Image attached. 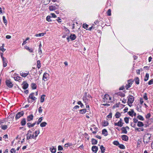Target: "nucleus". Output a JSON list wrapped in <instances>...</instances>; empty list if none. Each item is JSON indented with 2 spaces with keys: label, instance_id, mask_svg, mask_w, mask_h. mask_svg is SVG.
Masks as SVG:
<instances>
[{
  "label": "nucleus",
  "instance_id": "obj_1",
  "mask_svg": "<svg viewBox=\"0 0 153 153\" xmlns=\"http://www.w3.org/2000/svg\"><path fill=\"white\" fill-rule=\"evenodd\" d=\"M91 96L88 94L85 93L83 97V100L85 105L88 104L90 101V98Z\"/></svg>",
  "mask_w": 153,
  "mask_h": 153
},
{
  "label": "nucleus",
  "instance_id": "obj_2",
  "mask_svg": "<svg viewBox=\"0 0 153 153\" xmlns=\"http://www.w3.org/2000/svg\"><path fill=\"white\" fill-rule=\"evenodd\" d=\"M151 134H146L144 135L143 137V142L144 143H147L151 141L150 140H152Z\"/></svg>",
  "mask_w": 153,
  "mask_h": 153
},
{
  "label": "nucleus",
  "instance_id": "obj_3",
  "mask_svg": "<svg viewBox=\"0 0 153 153\" xmlns=\"http://www.w3.org/2000/svg\"><path fill=\"white\" fill-rule=\"evenodd\" d=\"M32 131L29 130L27 132L26 134L27 137L26 139L27 140H29L30 139H33L35 140L36 138L34 137V134H32Z\"/></svg>",
  "mask_w": 153,
  "mask_h": 153
},
{
  "label": "nucleus",
  "instance_id": "obj_4",
  "mask_svg": "<svg viewBox=\"0 0 153 153\" xmlns=\"http://www.w3.org/2000/svg\"><path fill=\"white\" fill-rule=\"evenodd\" d=\"M34 94L35 93H32L29 95L28 98V100L29 102H32L36 99V98L34 96Z\"/></svg>",
  "mask_w": 153,
  "mask_h": 153
},
{
  "label": "nucleus",
  "instance_id": "obj_5",
  "mask_svg": "<svg viewBox=\"0 0 153 153\" xmlns=\"http://www.w3.org/2000/svg\"><path fill=\"white\" fill-rule=\"evenodd\" d=\"M111 100V98L107 94H105L103 98V101L104 102H109Z\"/></svg>",
  "mask_w": 153,
  "mask_h": 153
},
{
  "label": "nucleus",
  "instance_id": "obj_6",
  "mask_svg": "<svg viewBox=\"0 0 153 153\" xmlns=\"http://www.w3.org/2000/svg\"><path fill=\"white\" fill-rule=\"evenodd\" d=\"M49 78V74L47 73H45L43 75L42 80L45 81H47Z\"/></svg>",
  "mask_w": 153,
  "mask_h": 153
},
{
  "label": "nucleus",
  "instance_id": "obj_7",
  "mask_svg": "<svg viewBox=\"0 0 153 153\" xmlns=\"http://www.w3.org/2000/svg\"><path fill=\"white\" fill-rule=\"evenodd\" d=\"M92 128H91L90 130L91 131H92V133L94 134H95L97 133V128L94 125H93L92 126Z\"/></svg>",
  "mask_w": 153,
  "mask_h": 153
},
{
  "label": "nucleus",
  "instance_id": "obj_8",
  "mask_svg": "<svg viewBox=\"0 0 153 153\" xmlns=\"http://www.w3.org/2000/svg\"><path fill=\"white\" fill-rule=\"evenodd\" d=\"M24 112L22 111L18 112L16 115L15 118L16 119H19L21 116H22L24 114Z\"/></svg>",
  "mask_w": 153,
  "mask_h": 153
},
{
  "label": "nucleus",
  "instance_id": "obj_9",
  "mask_svg": "<svg viewBox=\"0 0 153 153\" xmlns=\"http://www.w3.org/2000/svg\"><path fill=\"white\" fill-rule=\"evenodd\" d=\"M128 84L126 85V89H128V88H130L131 87V85L132 84L133 81L131 80H128Z\"/></svg>",
  "mask_w": 153,
  "mask_h": 153
},
{
  "label": "nucleus",
  "instance_id": "obj_10",
  "mask_svg": "<svg viewBox=\"0 0 153 153\" xmlns=\"http://www.w3.org/2000/svg\"><path fill=\"white\" fill-rule=\"evenodd\" d=\"M6 85L9 88H11L13 86V84L10 80H7L6 81Z\"/></svg>",
  "mask_w": 153,
  "mask_h": 153
},
{
  "label": "nucleus",
  "instance_id": "obj_11",
  "mask_svg": "<svg viewBox=\"0 0 153 153\" xmlns=\"http://www.w3.org/2000/svg\"><path fill=\"white\" fill-rule=\"evenodd\" d=\"M134 101V97L132 96H130L128 99V102H129L131 104Z\"/></svg>",
  "mask_w": 153,
  "mask_h": 153
},
{
  "label": "nucleus",
  "instance_id": "obj_12",
  "mask_svg": "<svg viewBox=\"0 0 153 153\" xmlns=\"http://www.w3.org/2000/svg\"><path fill=\"white\" fill-rule=\"evenodd\" d=\"M29 74V72L28 71H26L25 73L23 72L22 71L20 72V74L21 76L23 77H25L26 76Z\"/></svg>",
  "mask_w": 153,
  "mask_h": 153
},
{
  "label": "nucleus",
  "instance_id": "obj_13",
  "mask_svg": "<svg viewBox=\"0 0 153 153\" xmlns=\"http://www.w3.org/2000/svg\"><path fill=\"white\" fill-rule=\"evenodd\" d=\"M56 148L54 146H52V147L50 148V150L52 153H55L56 151Z\"/></svg>",
  "mask_w": 153,
  "mask_h": 153
},
{
  "label": "nucleus",
  "instance_id": "obj_14",
  "mask_svg": "<svg viewBox=\"0 0 153 153\" xmlns=\"http://www.w3.org/2000/svg\"><path fill=\"white\" fill-rule=\"evenodd\" d=\"M98 148L96 146H93L92 148V151L95 153H96L98 150Z\"/></svg>",
  "mask_w": 153,
  "mask_h": 153
},
{
  "label": "nucleus",
  "instance_id": "obj_15",
  "mask_svg": "<svg viewBox=\"0 0 153 153\" xmlns=\"http://www.w3.org/2000/svg\"><path fill=\"white\" fill-rule=\"evenodd\" d=\"M123 123H122V122L120 121H118V123H114V125L115 126H118L120 127H122L123 126Z\"/></svg>",
  "mask_w": 153,
  "mask_h": 153
},
{
  "label": "nucleus",
  "instance_id": "obj_16",
  "mask_svg": "<svg viewBox=\"0 0 153 153\" xmlns=\"http://www.w3.org/2000/svg\"><path fill=\"white\" fill-rule=\"evenodd\" d=\"M3 62V65L4 67H5L7 65V62L5 58L2 59Z\"/></svg>",
  "mask_w": 153,
  "mask_h": 153
},
{
  "label": "nucleus",
  "instance_id": "obj_17",
  "mask_svg": "<svg viewBox=\"0 0 153 153\" xmlns=\"http://www.w3.org/2000/svg\"><path fill=\"white\" fill-rule=\"evenodd\" d=\"M69 37L72 40H73L76 39V36L74 34H71L70 35Z\"/></svg>",
  "mask_w": 153,
  "mask_h": 153
},
{
  "label": "nucleus",
  "instance_id": "obj_18",
  "mask_svg": "<svg viewBox=\"0 0 153 153\" xmlns=\"http://www.w3.org/2000/svg\"><path fill=\"white\" fill-rule=\"evenodd\" d=\"M33 117V115L31 114L28 116L27 117V121H29L30 120H32Z\"/></svg>",
  "mask_w": 153,
  "mask_h": 153
},
{
  "label": "nucleus",
  "instance_id": "obj_19",
  "mask_svg": "<svg viewBox=\"0 0 153 153\" xmlns=\"http://www.w3.org/2000/svg\"><path fill=\"white\" fill-rule=\"evenodd\" d=\"M122 138L123 140L127 141L128 140V137L125 135H123L122 136Z\"/></svg>",
  "mask_w": 153,
  "mask_h": 153
},
{
  "label": "nucleus",
  "instance_id": "obj_20",
  "mask_svg": "<svg viewBox=\"0 0 153 153\" xmlns=\"http://www.w3.org/2000/svg\"><path fill=\"white\" fill-rule=\"evenodd\" d=\"M36 122H35L33 124H31V123H27V126L29 128H30L31 127H33L36 124Z\"/></svg>",
  "mask_w": 153,
  "mask_h": 153
},
{
  "label": "nucleus",
  "instance_id": "obj_21",
  "mask_svg": "<svg viewBox=\"0 0 153 153\" xmlns=\"http://www.w3.org/2000/svg\"><path fill=\"white\" fill-rule=\"evenodd\" d=\"M26 123V119L25 118H23L21 120V124L22 126H24L25 125Z\"/></svg>",
  "mask_w": 153,
  "mask_h": 153
},
{
  "label": "nucleus",
  "instance_id": "obj_22",
  "mask_svg": "<svg viewBox=\"0 0 153 153\" xmlns=\"http://www.w3.org/2000/svg\"><path fill=\"white\" fill-rule=\"evenodd\" d=\"M134 80L136 84L137 85L139 84V79L138 77H136L134 79Z\"/></svg>",
  "mask_w": 153,
  "mask_h": 153
},
{
  "label": "nucleus",
  "instance_id": "obj_23",
  "mask_svg": "<svg viewBox=\"0 0 153 153\" xmlns=\"http://www.w3.org/2000/svg\"><path fill=\"white\" fill-rule=\"evenodd\" d=\"M39 131H36L34 132L33 133V134H34V137L36 138V137L38 135V134L39 133Z\"/></svg>",
  "mask_w": 153,
  "mask_h": 153
},
{
  "label": "nucleus",
  "instance_id": "obj_24",
  "mask_svg": "<svg viewBox=\"0 0 153 153\" xmlns=\"http://www.w3.org/2000/svg\"><path fill=\"white\" fill-rule=\"evenodd\" d=\"M137 126L139 127H141L144 126L143 123L140 121H139L137 123Z\"/></svg>",
  "mask_w": 153,
  "mask_h": 153
},
{
  "label": "nucleus",
  "instance_id": "obj_25",
  "mask_svg": "<svg viewBox=\"0 0 153 153\" xmlns=\"http://www.w3.org/2000/svg\"><path fill=\"white\" fill-rule=\"evenodd\" d=\"M45 95H43L41 97L40 102H43L44 101L45 97Z\"/></svg>",
  "mask_w": 153,
  "mask_h": 153
},
{
  "label": "nucleus",
  "instance_id": "obj_26",
  "mask_svg": "<svg viewBox=\"0 0 153 153\" xmlns=\"http://www.w3.org/2000/svg\"><path fill=\"white\" fill-rule=\"evenodd\" d=\"M102 134L104 135L105 136H106L107 135V131L105 129H104L102 130Z\"/></svg>",
  "mask_w": 153,
  "mask_h": 153
},
{
  "label": "nucleus",
  "instance_id": "obj_27",
  "mask_svg": "<svg viewBox=\"0 0 153 153\" xmlns=\"http://www.w3.org/2000/svg\"><path fill=\"white\" fill-rule=\"evenodd\" d=\"M49 9L50 11H53L56 9V7L55 6H51L49 7Z\"/></svg>",
  "mask_w": 153,
  "mask_h": 153
},
{
  "label": "nucleus",
  "instance_id": "obj_28",
  "mask_svg": "<svg viewBox=\"0 0 153 153\" xmlns=\"http://www.w3.org/2000/svg\"><path fill=\"white\" fill-rule=\"evenodd\" d=\"M100 149L101 150V152L102 153H104L105 150V148L102 145H101L100 146Z\"/></svg>",
  "mask_w": 153,
  "mask_h": 153
},
{
  "label": "nucleus",
  "instance_id": "obj_29",
  "mask_svg": "<svg viewBox=\"0 0 153 153\" xmlns=\"http://www.w3.org/2000/svg\"><path fill=\"white\" fill-rule=\"evenodd\" d=\"M28 84L27 83H26L24 84V85H23L22 88L24 89H25L28 88Z\"/></svg>",
  "mask_w": 153,
  "mask_h": 153
},
{
  "label": "nucleus",
  "instance_id": "obj_30",
  "mask_svg": "<svg viewBox=\"0 0 153 153\" xmlns=\"http://www.w3.org/2000/svg\"><path fill=\"white\" fill-rule=\"evenodd\" d=\"M97 140L94 139H93L92 140V144H96L97 143Z\"/></svg>",
  "mask_w": 153,
  "mask_h": 153
},
{
  "label": "nucleus",
  "instance_id": "obj_31",
  "mask_svg": "<svg viewBox=\"0 0 153 153\" xmlns=\"http://www.w3.org/2000/svg\"><path fill=\"white\" fill-rule=\"evenodd\" d=\"M133 113H134V111L133 109H131L130 111H129L128 112L129 115L131 117H133Z\"/></svg>",
  "mask_w": 153,
  "mask_h": 153
},
{
  "label": "nucleus",
  "instance_id": "obj_32",
  "mask_svg": "<svg viewBox=\"0 0 153 153\" xmlns=\"http://www.w3.org/2000/svg\"><path fill=\"white\" fill-rule=\"evenodd\" d=\"M45 34V33H39L38 34H36L35 36L36 37L43 36Z\"/></svg>",
  "mask_w": 153,
  "mask_h": 153
},
{
  "label": "nucleus",
  "instance_id": "obj_33",
  "mask_svg": "<svg viewBox=\"0 0 153 153\" xmlns=\"http://www.w3.org/2000/svg\"><path fill=\"white\" fill-rule=\"evenodd\" d=\"M1 129H2L3 130H5L6 129H7V126L6 125H1Z\"/></svg>",
  "mask_w": 153,
  "mask_h": 153
},
{
  "label": "nucleus",
  "instance_id": "obj_34",
  "mask_svg": "<svg viewBox=\"0 0 153 153\" xmlns=\"http://www.w3.org/2000/svg\"><path fill=\"white\" fill-rule=\"evenodd\" d=\"M122 130L124 134H127V131L126 129L125 128L123 127L122 128Z\"/></svg>",
  "mask_w": 153,
  "mask_h": 153
},
{
  "label": "nucleus",
  "instance_id": "obj_35",
  "mask_svg": "<svg viewBox=\"0 0 153 153\" xmlns=\"http://www.w3.org/2000/svg\"><path fill=\"white\" fill-rule=\"evenodd\" d=\"M47 123L45 122H43L41 123L40 124V126L41 127H44L45 126Z\"/></svg>",
  "mask_w": 153,
  "mask_h": 153
},
{
  "label": "nucleus",
  "instance_id": "obj_36",
  "mask_svg": "<svg viewBox=\"0 0 153 153\" xmlns=\"http://www.w3.org/2000/svg\"><path fill=\"white\" fill-rule=\"evenodd\" d=\"M149 74L146 73V76H145V78L144 79V80L145 81H147L149 79Z\"/></svg>",
  "mask_w": 153,
  "mask_h": 153
},
{
  "label": "nucleus",
  "instance_id": "obj_37",
  "mask_svg": "<svg viewBox=\"0 0 153 153\" xmlns=\"http://www.w3.org/2000/svg\"><path fill=\"white\" fill-rule=\"evenodd\" d=\"M31 86L32 88L33 89H36V85L35 83H32V84H31Z\"/></svg>",
  "mask_w": 153,
  "mask_h": 153
},
{
  "label": "nucleus",
  "instance_id": "obj_38",
  "mask_svg": "<svg viewBox=\"0 0 153 153\" xmlns=\"http://www.w3.org/2000/svg\"><path fill=\"white\" fill-rule=\"evenodd\" d=\"M86 111V109H82L80 110L79 111V113L80 114H85Z\"/></svg>",
  "mask_w": 153,
  "mask_h": 153
},
{
  "label": "nucleus",
  "instance_id": "obj_39",
  "mask_svg": "<svg viewBox=\"0 0 153 153\" xmlns=\"http://www.w3.org/2000/svg\"><path fill=\"white\" fill-rule=\"evenodd\" d=\"M3 20L4 23L6 25L7 24V21L5 19V16H3Z\"/></svg>",
  "mask_w": 153,
  "mask_h": 153
},
{
  "label": "nucleus",
  "instance_id": "obj_40",
  "mask_svg": "<svg viewBox=\"0 0 153 153\" xmlns=\"http://www.w3.org/2000/svg\"><path fill=\"white\" fill-rule=\"evenodd\" d=\"M88 25L85 24H84L82 25L83 27L87 30H88L87 28H88Z\"/></svg>",
  "mask_w": 153,
  "mask_h": 153
},
{
  "label": "nucleus",
  "instance_id": "obj_41",
  "mask_svg": "<svg viewBox=\"0 0 153 153\" xmlns=\"http://www.w3.org/2000/svg\"><path fill=\"white\" fill-rule=\"evenodd\" d=\"M37 67L38 68H39L41 67V63L40 61L39 60H38L37 61Z\"/></svg>",
  "mask_w": 153,
  "mask_h": 153
},
{
  "label": "nucleus",
  "instance_id": "obj_42",
  "mask_svg": "<svg viewBox=\"0 0 153 153\" xmlns=\"http://www.w3.org/2000/svg\"><path fill=\"white\" fill-rule=\"evenodd\" d=\"M108 121H104V122H103V123H102V125L103 126H108Z\"/></svg>",
  "mask_w": 153,
  "mask_h": 153
},
{
  "label": "nucleus",
  "instance_id": "obj_43",
  "mask_svg": "<svg viewBox=\"0 0 153 153\" xmlns=\"http://www.w3.org/2000/svg\"><path fill=\"white\" fill-rule=\"evenodd\" d=\"M51 16H48L46 18V20L48 22L51 21Z\"/></svg>",
  "mask_w": 153,
  "mask_h": 153
},
{
  "label": "nucleus",
  "instance_id": "obj_44",
  "mask_svg": "<svg viewBox=\"0 0 153 153\" xmlns=\"http://www.w3.org/2000/svg\"><path fill=\"white\" fill-rule=\"evenodd\" d=\"M42 120V117H40L38 120L37 122V124L38 125L40 123Z\"/></svg>",
  "mask_w": 153,
  "mask_h": 153
},
{
  "label": "nucleus",
  "instance_id": "obj_45",
  "mask_svg": "<svg viewBox=\"0 0 153 153\" xmlns=\"http://www.w3.org/2000/svg\"><path fill=\"white\" fill-rule=\"evenodd\" d=\"M115 117L116 118H119L120 116V114L119 112H117L115 114Z\"/></svg>",
  "mask_w": 153,
  "mask_h": 153
},
{
  "label": "nucleus",
  "instance_id": "obj_46",
  "mask_svg": "<svg viewBox=\"0 0 153 153\" xmlns=\"http://www.w3.org/2000/svg\"><path fill=\"white\" fill-rule=\"evenodd\" d=\"M137 118L140 120L143 121L144 120V119L143 117L141 115H139L137 116Z\"/></svg>",
  "mask_w": 153,
  "mask_h": 153
},
{
  "label": "nucleus",
  "instance_id": "obj_47",
  "mask_svg": "<svg viewBox=\"0 0 153 153\" xmlns=\"http://www.w3.org/2000/svg\"><path fill=\"white\" fill-rule=\"evenodd\" d=\"M72 144L71 143H68L65 144V146L66 147H68V146H72Z\"/></svg>",
  "mask_w": 153,
  "mask_h": 153
},
{
  "label": "nucleus",
  "instance_id": "obj_48",
  "mask_svg": "<svg viewBox=\"0 0 153 153\" xmlns=\"http://www.w3.org/2000/svg\"><path fill=\"white\" fill-rule=\"evenodd\" d=\"M144 129L143 128H135V130L138 131H143Z\"/></svg>",
  "mask_w": 153,
  "mask_h": 153
},
{
  "label": "nucleus",
  "instance_id": "obj_49",
  "mask_svg": "<svg viewBox=\"0 0 153 153\" xmlns=\"http://www.w3.org/2000/svg\"><path fill=\"white\" fill-rule=\"evenodd\" d=\"M119 147L122 149H124L125 148V146L123 144H120L119 146Z\"/></svg>",
  "mask_w": 153,
  "mask_h": 153
},
{
  "label": "nucleus",
  "instance_id": "obj_50",
  "mask_svg": "<svg viewBox=\"0 0 153 153\" xmlns=\"http://www.w3.org/2000/svg\"><path fill=\"white\" fill-rule=\"evenodd\" d=\"M26 49L29 51L31 53L32 52H33V49L31 48H29V47H27L26 48Z\"/></svg>",
  "mask_w": 153,
  "mask_h": 153
},
{
  "label": "nucleus",
  "instance_id": "obj_51",
  "mask_svg": "<svg viewBox=\"0 0 153 153\" xmlns=\"http://www.w3.org/2000/svg\"><path fill=\"white\" fill-rule=\"evenodd\" d=\"M113 143L115 145L117 146L119 145V142L117 141H115L113 142Z\"/></svg>",
  "mask_w": 153,
  "mask_h": 153
},
{
  "label": "nucleus",
  "instance_id": "obj_52",
  "mask_svg": "<svg viewBox=\"0 0 153 153\" xmlns=\"http://www.w3.org/2000/svg\"><path fill=\"white\" fill-rule=\"evenodd\" d=\"M118 94L119 96H120L122 97H124L125 96V94L123 93H119Z\"/></svg>",
  "mask_w": 153,
  "mask_h": 153
},
{
  "label": "nucleus",
  "instance_id": "obj_53",
  "mask_svg": "<svg viewBox=\"0 0 153 153\" xmlns=\"http://www.w3.org/2000/svg\"><path fill=\"white\" fill-rule=\"evenodd\" d=\"M124 120L125 122L126 123H128V121H129V119L127 117H125L124 119Z\"/></svg>",
  "mask_w": 153,
  "mask_h": 153
},
{
  "label": "nucleus",
  "instance_id": "obj_54",
  "mask_svg": "<svg viewBox=\"0 0 153 153\" xmlns=\"http://www.w3.org/2000/svg\"><path fill=\"white\" fill-rule=\"evenodd\" d=\"M42 109L41 106L40 107L38 108V111L39 113H41L42 112Z\"/></svg>",
  "mask_w": 153,
  "mask_h": 153
},
{
  "label": "nucleus",
  "instance_id": "obj_55",
  "mask_svg": "<svg viewBox=\"0 0 153 153\" xmlns=\"http://www.w3.org/2000/svg\"><path fill=\"white\" fill-rule=\"evenodd\" d=\"M107 13V14L108 16H110L111 15V10L110 9L108 10Z\"/></svg>",
  "mask_w": 153,
  "mask_h": 153
},
{
  "label": "nucleus",
  "instance_id": "obj_56",
  "mask_svg": "<svg viewBox=\"0 0 153 153\" xmlns=\"http://www.w3.org/2000/svg\"><path fill=\"white\" fill-rule=\"evenodd\" d=\"M144 99L145 100H148V98L147 96V94L146 93H145L143 95V97Z\"/></svg>",
  "mask_w": 153,
  "mask_h": 153
},
{
  "label": "nucleus",
  "instance_id": "obj_57",
  "mask_svg": "<svg viewBox=\"0 0 153 153\" xmlns=\"http://www.w3.org/2000/svg\"><path fill=\"white\" fill-rule=\"evenodd\" d=\"M0 50L2 52H4L6 50V49L4 48L3 46H1L0 47Z\"/></svg>",
  "mask_w": 153,
  "mask_h": 153
},
{
  "label": "nucleus",
  "instance_id": "obj_58",
  "mask_svg": "<svg viewBox=\"0 0 153 153\" xmlns=\"http://www.w3.org/2000/svg\"><path fill=\"white\" fill-rule=\"evenodd\" d=\"M112 117V113H110L109 115L107 116L106 117V118H111Z\"/></svg>",
  "mask_w": 153,
  "mask_h": 153
},
{
  "label": "nucleus",
  "instance_id": "obj_59",
  "mask_svg": "<svg viewBox=\"0 0 153 153\" xmlns=\"http://www.w3.org/2000/svg\"><path fill=\"white\" fill-rule=\"evenodd\" d=\"M153 83V79H151L148 82V84L149 85L152 84Z\"/></svg>",
  "mask_w": 153,
  "mask_h": 153
},
{
  "label": "nucleus",
  "instance_id": "obj_60",
  "mask_svg": "<svg viewBox=\"0 0 153 153\" xmlns=\"http://www.w3.org/2000/svg\"><path fill=\"white\" fill-rule=\"evenodd\" d=\"M137 110L139 112L141 111V108L140 106H137Z\"/></svg>",
  "mask_w": 153,
  "mask_h": 153
},
{
  "label": "nucleus",
  "instance_id": "obj_61",
  "mask_svg": "<svg viewBox=\"0 0 153 153\" xmlns=\"http://www.w3.org/2000/svg\"><path fill=\"white\" fill-rule=\"evenodd\" d=\"M63 149V148L61 146L59 145L58 146V150H62Z\"/></svg>",
  "mask_w": 153,
  "mask_h": 153
},
{
  "label": "nucleus",
  "instance_id": "obj_62",
  "mask_svg": "<svg viewBox=\"0 0 153 153\" xmlns=\"http://www.w3.org/2000/svg\"><path fill=\"white\" fill-rule=\"evenodd\" d=\"M21 77L19 76H17L16 77H14V79L16 80H19L20 79Z\"/></svg>",
  "mask_w": 153,
  "mask_h": 153
},
{
  "label": "nucleus",
  "instance_id": "obj_63",
  "mask_svg": "<svg viewBox=\"0 0 153 153\" xmlns=\"http://www.w3.org/2000/svg\"><path fill=\"white\" fill-rule=\"evenodd\" d=\"M16 152V151L14 149H12L10 151L11 153H15Z\"/></svg>",
  "mask_w": 153,
  "mask_h": 153
},
{
  "label": "nucleus",
  "instance_id": "obj_64",
  "mask_svg": "<svg viewBox=\"0 0 153 153\" xmlns=\"http://www.w3.org/2000/svg\"><path fill=\"white\" fill-rule=\"evenodd\" d=\"M151 116V114L150 113L148 114L146 116V118L148 119L150 118Z\"/></svg>",
  "mask_w": 153,
  "mask_h": 153
}]
</instances>
